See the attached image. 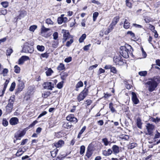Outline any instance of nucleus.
<instances>
[{
  "mask_svg": "<svg viewBox=\"0 0 160 160\" xmlns=\"http://www.w3.org/2000/svg\"><path fill=\"white\" fill-rule=\"evenodd\" d=\"M144 20L146 23H148L151 20V19L149 17H144Z\"/></svg>",
  "mask_w": 160,
  "mask_h": 160,
  "instance_id": "5fc2aeb1",
  "label": "nucleus"
},
{
  "mask_svg": "<svg viewBox=\"0 0 160 160\" xmlns=\"http://www.w3.org/2000/svg\"><path fill=\"white\" fill-rule=\"evenodd\" d=\"M64 82L63 81H62L59 82L57 85V87L58 89H61L63 86Z\"/></svg>",
  "mask_w": 160,
  "mask_h": 160,
  "instance_id": "58836bf2",
  "label": "nucleus"
},
{
  "mask_svg": "<svg viewBox=\"0 0 160 160\" xmlns=\"http://www.w3.org/2000/svg\"><path fill=\"white\" fill-rule=\"evenodd\" d=\"M72 59V57H69L65 58L64 60V61L66 62H69L71 61Z\"/></svg>",
  "mask_w": 160,
  "mask_h": 160,
  "instance_id": "69168bd1",
  "label": "nucleus"
},
{
  "mask_svg": "<svg viewBox=\"0 0 160 160\" xmlns=\"http://www.w3.org/2000/svg\"><path fill=\"white\" fill-rule=\"evenodd\" d=\"M112 153V151L111 149H108L107 150H104L102 151V154L105 156H108Z\"/></svg>",
  "mask_w": 160,
  "mask_h": 160,
  "instance_id": "f3484780",
  "label": "nucleus"
},
{
  "mask_svg": "<svg viewBox=\"0 0 160 160\" xmlns=\"http://www.w3.org/2000/svg\"><path fill=\"white\" fill-rule=\"evenodd\" d=\"M29 59V58L28 56H22L18 60V64L19 65L22 64L25 61L28 60Z\"/></svg>",
  "mask_w": 160,
  "mask_h": 160,
  "instance_id": "ddd939ff",
  "label": "nucleus"
},
{
  "mask_svg": "<svg viewBox=\"0 0 160 160\" xmlns=\"http://www.w3.org/2000/svg\"><path fill=\"white\" fill-rule=\"evenodd\" d=\"M102 141L105 146H107L109 144V142L107 138H105L102 139Z\"/></svg>",
  "mask_w": 160,
  "mask_h": 160,
  "instance_id": "c03bdc74",
  "label": "nucleus"
},
{
  "mask_svg": "<svg viewBox=\"0 0 160 160\" xmlns=\"http://www.w3.org/2000/svg\"><path fill=\"white\" fill-rule=\"evenodd\" d=\"M61 78L62 80H65L68 76V73L66 72H62L60 74Z\"/></svg>",
  "mask_w": 160,
  "mask_h": 160,
  "instance_id": "a878e982",
  "label": "nucleus"
},
{
  "mask_svg": "<svg viewBox=\"0 0 160 160\" xmlns=\"http://www.w3.org/2000/svg\"><path fill=\"white\" fill-rule=\"evenodd\" d=\"M45 86L44 88L45 89H47L52 90V88H54V84H52L51 82H46L44 83Z\"/></svg>",
  "mask_w": 160,
  "mask_h": 160,
  "instance_id": "f8f14e48",
  "label": "nucleus"
},
{
  "mask_svg": "<svg viewBox=\"0 0 160 160\" xmlns=\"http://www.w3.org/2000/svg\"><path fill=\"white\" fill-rule=\"evenodd\" d=\"M91 45V44H89L83 47V50L84 51H87V50H89V48L90 47Z\"/></svg>",
  "mask_w": 160,
  "mask_h": 160,
  "instance_id": "e2e57ef3",
  "label": "nucleus"
},
{
  "mask_svg": "<svg viewBox=\"0 0 160 160\" xmlns=\"http://www.w3.org/2000/svg\"><path fill=\"white\" fill-rule=\"evenodd\" d=\"M13 50L12 48H8L7 50L6 55L7 56H10Z\"/></svg>",
  "mask_w": 160,
  "mask_h": 160,
  "instance_id": "79ce46f5",
  "label": "nucleus"
},
{
  "mask_svg": "<svg viewBox=\"0 0 160 160\" xmlns=\"http://www.w3.org/2000/svg\"><path fill=\"white\" fill-rule=\"evenodd\" d=\"M112 152L115 154H117L119 152V147L116 145H113L112 148Z\"/></svg>",
  "mask_w": 160,
  "mask_h": 160,
  "instance_id": "dca6fc26",
  "label": "nucleus"
},
{
  "mask_svg": "<svg viewBox=\"0 0 160 160\" xmlns=\"http://www.w3.org/2000/svg\"><path fill=\"white\" fill-rule=\"evenodd\" d=\"M65 68L64 65L62 63H60L57 68V69L58 71L62 70Z\"/></svg>",
  "mask_w": 160,
  "mask_h": 160,
  "instance_id": "bb28decb",
  "label": "nucleus"
},
{
  "mask_svg": "<svg viewBox=\"0 0 160 160\" xmlns=\"http://www.w3.org/2000/svg\"><path fill=\"white\" fill-rule=\"evenodd\" d=\"M127 34H129L130 35L131 37V38L133 39H135V35L133 33L132 31H128L127 32Z\"/></svg>",
  "mask_w": 160,
  "mask_h": 160,
  "instance_id": "a18cd8bd",
  "label": "nucleus"
},
{
  "mask_svg": "<svg viewBox=\"0 0 160 160\" xmlns=\"http://www.w3.org/2000/svg\"><path fill=\"white\" fill-rule=\"evenodd\" d=\"M2 124L5 127L8 126V122L6 119H3L2 122Z\"/></svg>",
  "mask_w": 160,
  "mask_h": 160,
  "instance_id": "de8ad7c7",
  "label": "nucleus"
},
{
  "mask_svg": "<svg viewBox=\"0 0 160 160\" xmlns=\"http://www.w3.org/2000/svg\"><path fill=\"white\" fill-rule=\"evenodd\" d=\"M50 29L48 28H46L44 26H43L42 28V32H46L49 31Z\"/></svg>",
  "mask_w": 160,
  "mask_h": 160,
  "instance_id": "0e129e2a",
  "label": "nucleus"
},
{
  "mask_svg": "<svg viewBox=\"0 0 160 160\" xmlns=\"http://www.w3.org/2000/svg\"><path fill=\"white\" fill-rule=\"evenodd\" d=\"M22 51L26 53H32L34 51V48L29 43L26 42L23 45Z\"/></svg>",
  "mask_w": 160,
  "mask_h": 160,
  "instance_id": "7ed1b4c3",
  "label": "nucleus"
},
{
  "mask_svg": "<svg viewBox=\"0 0 160 160\" xmlns=\"http://www.w3.org/2000/svg\"><path fill=\"white\" fill-rule=\"evenodd\" d=\"M15 100V96L13 95L10 97L8 100V103L6 106V111L8 113L11 112L13 108V103Z\"/></svg>",
  "mask_w": 160,
  "mask_h": 160,
  "instance_id": "f03ea898",
  "label": "nucleus"
},
{
  "mask_svg": "<svg viewBox=\"0 0 160 160\" xmlns=\"http://www.w3.org/2000/svg\"><path fill=\"white\" fill-rule=\"evenodd\" d=\"M50 92H44L42 94V97L44 98H47L50 95Z\"/></svg>",
  "mask_w": 160,
  "mask_h": 160,
  "instance_id": "7c9ffc66",
  "label": "nucleus"
},
{
  "mask_svg": "<svg viewBox=\"0 0 160 160\" xmlns=\"http://www.w3.org/2000/svg\"><path fill=\"white\" fill-rule=\"evenodd\" d=\"M37 49L40 51L42 52L44 50V47L43 46L38 45L37 47Z\"/></svg>",
  "mask_w": 160,
  "mask_h": 160,
  "instance_id": "ea45409f",
  "label": "nucleus"
},
{
  "mask_svg": "<svg viewBox=\"0 0 160 160\" xmlns=\"http://www.w3.org/2000/svg\"><path fill=\"white\" fill-rule=\"evenodd\" d=\"M9 82V81L8 80H6L4 84V87L3 89V90L2 92V95H1L0 96H2L3 95L5 91L6 90V89L7 87V86H8V85Z\"/></svg>",
  "mask_w": 160,
  "mask_h": 160,
  "instance_id": "5701e85b",
  "label": "nucleus"
},
{
  "mask_svg": "<svg viewBox=\"0 0 160 160\" xmlns=\"http://www.w3.org/2000/svg\"><path fill=\"white\" fill-rule=\"evenodd\" d=\"M132 100L133 102L135 104H137L139 102V100L137 97L135 92H132Z\"/></svg>",
  "mask_w": 160,
  "mask_h": 160,
  "instance_id": "9b49d317",
  "label": "nucleus"
},
{
  "mask_svg": "<svg viewBox=\"0 0 160 160\" xmlns=\"http://www.w3.org/2000/svg\"><path fill=\"white\" fill-rule=\"evenodd\" d=\"M98 66V64H96L94 65H92V66H91L89 67V70H92L94 68H96Z\"/></svg>",
  "mask_w": 160,
  "mask_h": 160,
  "instance_id": "774afa93",
  "label": "nucleus"
},
{
  "mask_svg": "<svg viewBox=\"0 0 160 160\" xmlns=\"http://www.w3.org/2000/svg\"><path fill=\"white\" fill-rule=\"evenodd\" d=\"M1 4L5 8H7L8 6V2H2L1 3Z\"/></svg>",
  "mask_w": 160,
  "mask_h": 160,
  "instance_id": "09e8293b",
  "label": "nucleus"
},
{
  "mask_svg": "<svg viewBox=\"0 0 160 160\" xmlns=\"http://www.w3.org/2000/svg\"><path fill=\"white\" fill-rule=\"evenodd\" d=\"M119 19V17H115L113 18L111 24L115 26L118 21Z\"/></svg>",
  "mask_w": 160,
  "mask_h": 160,
  "instance_id": "412c9836",
  "label": "nucleus"
},
{
  "mask_svg": "<svg viewBox=\"0 0 160 160\" xmlns=\"http://www.w3.org/2000/svg\"><path fill=\"white\" fill-rule=\"evenodd\" d=\"M64 144V142L62 140H59L58 142L55 144V146L57 148H59L61 147L62 144Z\"/></svg>",
  "mask_w": 160,
  "mask_h": 160,
  "instance_id": "393cba45",
  "label": "nucleus"
},
{
  "mask_svg": "<svg viewBox=\"0 0 160 160\" xmlns=\"http://www.w3.org/2000/svg\"><path fill=\"white\" fill-rule=\"evenodd\" d=\"M58 40H56L53 41L52 43V46L54 48H56L58 47Z\"/></svg>",
  "mask_w": 160,
  "mask_h": 160,
  "instance_id": "e433bc0d",
  "label": "nucleus"
},
{
  "mask_svg": "<svg viewBox=\"0 0 160 160\" xmlns=\"http://www.w3.org/2000/svg\"><path fill=\"white\" fill-rule=\"evenodd\" d=\"M130 0H126V3L127 6L128 7L130 8H132V4L131 2H129Z\"/></svg>",
  "mask_w": 160,
  "mask_h": 160,
  "instance_id": "864d4df0",
  "label": "nucleus"
},
{
  "mask_svg": "<svg viewBox=\"0 0 160 160\" xmlns=\"http://www.w3.org/2000/svg\"><path fill=\"white\" fill-rule=\"evenodd\" d=\"M37 26L36 25H32L29 28V30L32 32H34V30L37 28Z\"/></svg>",
  "mask_w": 160,
  "mask_h": 160,
  "instance_id": "49530a36",
  "label": "nucleus"
},
{
  "mask_svg": "<svg viewBox=\"0 0 160 160\" xmlns=\"http://www.w3.org/2000/svg\"><path fill=\"white\" fill-rule=\"evenodd\" d=\"M147 74V72L146 71H140L138 72V74L141 76H145Z\"/></svg>",
  "mask_w": 160,
  "mask_h": 160,
  "instance_id": "4c0bfd02",
  "label": "nucleus"
},
{
  "mask_svg": "<svg viewBox=\"0 0 160 160\" xmlns=\"http://www.w3.org/2000/svg\"><path fill=\"white\" fill-rule=\"evenodd\" d=\"M155 126L152 124L148 123L146 125V128L147 130V133L146 135H149L151 136L153 135V131L154 130Z\"/></svg>",
  "mask_w": 160,
  "mask_h": 160,
  "instance_id": "0eeeda50",
  "label": "nucleus"
},
{
  "mask_svg": "<svg viewBox=\"0 0 160 160\" xmlns=\"http://www.w3.org/2000/svg\"><path fill=\"white\" fill-rule=\"evenodd\" d=\"M24 88V84L23 82H19L18 87V91L21 92Z\"/></svg>",
  "mask_w": 160,
  "mask_h": 160,
  "instance_id": "6ab92c4d",
  "label": "nucleus"
},
{
  "mask_svg": "<svg viewBox=\"0 0 160 160\" xmlns=\"http://www.w3.org/2000/svg\"><path fill=\"white\" fill-rule=\"evenodd\" d=\"M85 147L84 146L82 145L80 148V153L81 155H83L85 152Z\"/></svg>",
  "mask_w": 160,
  "mask_h": 160,
  "instance_id": "c85d7f7f",
  "label": "nucleus"
},
{
  "mask_svg": "<svg viewBox=\"0 0 160 160\" xmlns=\"http://www.w3.org/2000/svg\"><path fill=\"white\" fill-rule=\"evenodd\" d=\"M160 136V133L158 132L157 131H156V133L155 135V136L154 138V139H157L159 138Z\"/></svg>",
  "mask_w": 160,
  "mask_h": 160,
  "instance_id": "052dcab7",
  "label": "nucleus"
},
{
  "mask_svg": "<svg viewBox=\"0 0 160 160\" xmlns=\"http://www.w3.org/2000/svg\"><path fill=\"white\" fill-rule=\"evenodd\" d=\"M8 72V69L7 68H4L3 69L2 74H3V76H6Z\"/></svg>",
  "mask_w": 160,
  "mask_h": 160,
  "instance_id": "a19ab883",
  "label": "nucleus"
},
{
  "mask_svg": "<svg viewBox=\"0 0 160 160\" xmlns=\"http://www.w3.org/2000/svg\"><path fill=\"white\" fill-rule=\"evenodd\" d=\"M86 35L85 34H83L79 39V41L80 43L82 42L86 38Z\"/></svg>",
  "mask_w": 160,
  "mask_h": 160,
  "instance_id": "c756f323",
  "label": "nucleus"
},
{
  "mask_svg": "<svg viewBox=\"0 0 160 160\" xmlns=\"http://www.w3.org/2000/svg\"><path fill=\"white\" fill-rule=\"evenodd\" d=\"M47 113V112L44 111L42 112L41 113L39 116L38 117V118H41L44 115H46Z\"/></svg>",
  "mask_w": 160,
  "mask_h": 160,
  "instance_id": "338daca9",
  "label": "nucleus"
},
{
  "mask_svg": "<svg viewBox=\"0 0 160 160\" xmlns=\"http://www.w3.org/2000/svg\"><path fill=\"white\" fill-rule=\"evenodd\" d=\"M113 60L116 65H122L124 63L122 57L120 55L115 56L113 58Z\"/></svg>",
  "mask_w": 160,
  "mask_h": 160,
  "instance_id": "423d86ee",
  "label": "nucleus"
},
{
  "mask_svg": "<svg viewBox=\"0 0 160 160\" xmlns=\"http://www.w3.org/2000/svg\"><path fill=\"white\" fill-rule=\"evenodd\" d=\"M159 83V80L158 78H154L149 79L146 84L149 92H152L155 90Z\"/></svg>",
  "mask_w": 160,
  "mask_h": 160,
  "instance_id": "f257e3e1",
  "label": "nucleus"
},
{
  "mask_svg": "<svg viewBox=\"0 0 160 160\" xmlns=\"http://www.w3.org/2000/svg\"><path fill=\"white\" fill-rule=\"evenodd\" d=\"M18 122V119L16 117L11 118L9 121L10 123L12 125H14L17 124Z\"/></svg>",
  "mask_w": 160,
  "mask_h": 160,
  "instance_id": "4468645a",
  "label": "nucleus"
},
{
  "mask_svg": "<svg viewBox=\"0 0 160 160\" xmlns=\"http://www.w3.org/2000/svg\"><path fill=\"white\" fill-rule=\"evenodd\" d=\"M53 39L55 40L57 39L58 37V34L57 32H55L53 34Z\"/></svg>",
  "mask_w": 160,
  "mask_h": 160,
  "instance_id": "bf43d9fd",
  "label": "nucleus"
},
{
  "mask_svg": "<svg viewBox=\"0 0 160 160\" xmlns=\"http://www.w3.org/2000/svg\"><path fill=\"white\" fill-rule=\"evenodd\" d=\"M83 86V83L82 81L79 82L76 86V88H80L82 87Z\"/></svg>",
  "mask_w": 160,
  "mask_h": 160,
  "instance_id": "603ef678",
  "label": "nucleus"
},
{
  "mask_svg": "<svg viewBox=\"0 0 160 160\" xmlns=\"http://www.w3.org/2000/svg\"><path fill=\"white\" fill-rule=\"evenodd\" d=\"M41 56L43 58H47L49 56L48 53L47 52H45L41 54Z\"/></svg>",
  "mask_w": 160,
  "mask_h": 160,
  "instance_id": "680f3d73",
  "label": "nucleus"
},
{
  "mask_svg": "<svg viewBox=\"0 0 160 160\" xmlns=\"http://www.w3.org/2000/svg\"><path fill=\"white\" fill-rule=\"evenodd\" d=\"M137 144L135 143H132L128 145V148L130 149H132L136 147Z\"/></svg>",
  "mask_w": 160,
  "mask_h": 160,
  "instance_id": "3c124183",
  "label": "nucleus"
},
{
  "mask_svg": "<svg viewBox=\"0 0 160 160\" xmlns=\"http://www.w3.org/2000/svg\"><path fill=\"white\" fill-rule=\"evenodd\" d=\"M26 129L25 128L22 131H18L15 134V137L16 140H20V138L23 137L25 134Z\"/></svg>",
  "mask_w": 160,
  "mask_h": 160,
  "instance_id": "6e6552de",
  "label": "nucleus"
},
{
  "mask_svg": "<svg viewBox=\"0 0 160 160\" xmlns=\"http://www.w3.org/2000/svg\"><path fill=\"white\" fill-rule=\"evenodd\" d=\"M120 53L125 58L129 57V49L126 48L125 46H122L120 48Z\"/></svg>",
  "mask_w": 160,
  "mask_h": 160,
  "instance_id": "20e7f679",
  "label": "nucleus"
},
{
  "mask_svg": "<svg viewBox=\"0 0 160 160\" xmlns=\"http://www.w3.org/2000/svg\"><path fill=\"white\" fill-rule=\"evenodd\" d=\"M88 92V89L85 88L81 92L77 97V100L79 102L83 100L87 96Z\"/></svg>",
  "mask_w": 160,
  "mask_h": 160,
  "instance_id": "39448f33",
  "label": "nucleus"
},
{
  "mask_svg": "<svg viewBox=\"0 0 160 160\" xmlns=\"http://www.w3.org/2000/svg\"><path fill=\"white\" fill-rule=\"evenodd\" d=\"M62 126L64 128L68 129L71 128L72 125L70 122L67 121L63 122Z\"/></svg>",
  "mask_w": 160,
  "mask_h": 160,
  "instance_id": "2eb2a0df",
  "label": "nucleus"
},
{
  "mask_svg": "<svg viewBox=\"0 0 160 160\" xmlns=\"http://www.w3.org/2000/svg\"><path fill=\"white\" fill-rule=\"evenodd\" d=\"M130 27V23L128 22V20L127 19H125L124 22V28L125 29H128Z\"/></svg>",
  "mask_w": 160,
  "mask_h": 160,
  "instance_id": "b1692460",
  "label": "nucleus"
},
{
  "mask_svg": "<svg viewBox=\"0 0 160 160\" xmlns=\"http://www.w3.org/2000/svg\"><path fill=\"white\" fill-rule=\"evenodd\" d=\"M137 125L138 128L141 129L142 128V123L141 120L139 117H138L136 120Z\"/></svg>",
  "mask_w": 160,
  "mask_h": 160,
  "instance_id": "aec40b11",
  "label": "nucleus"
},
{
  "mask_svg": "<svg viewBox=\"0 0 160 160\" xmlns=\"http://www.w3.org/2000/svg\"><path fill=\"white\" fill-rule=\"evenodd\" d=\"M46 22L47 23L50 24H52L53 22L50 18H48L46 20Z\"/></svg>",
  "mask_w": 160,
  "mask_h": 160,
  "instance_id": "13d9d810",
  "label": "nucleus"
},
{
  "mask_svg": "<svg viewBox=\"0 0 160 160\" xmlns=\"http://www.w3.org/2000/svg\"><path fill=\"white\" fill-rule=\"evenodd\" d=\"M63 38L62 42H66L67 40L69 39L70 38V35L69 32L66 30H63Z\"/></svg>",
  "mask_w": 160,
  "mask_h": 160,
  "instance_id": "9d476101",
  "label": "nucleus"
},
{
  "mask_svg": "<svg viewBox=\"0 0 160 160\" xmlns=\"http://www.w3.org/2000/svg\"><path fill=\"white\" fill-rule=\"evenodd\" d=\"M111 72L114 73H116L117 72V70L116 68L112 66L110 68Z\"/></svg>",
  "mask_w": 160,
  "mask_h": 160,
  "instance_id": "6e6d98bb",
  "label": "nucleus"
},
{
  "mask_svg": "<svg viewBox=\"0 0 160 160\" xmlns=\"http://www.w3.org/2000/svg\"><path fill=\"white\" fill-rule=\"evenodd\" d=\"M64 15H61V17H59L58 18V24H61L63 22V17L62 16H63Z\"/></svg>",
  "mask_w": 160,
  "mask_h": 160,
  "instance_id": "2f4dec72",
  "label": "nucleus"
},
{
  "mask_svg": "<svg viewBox=\"0 0 160 160\" xmlns=\"http://www.w3.org/2000/svg\"><path fill=\"white\" fill-rule=\"evenodd\" d=\"M98 14L99 13L98 12H95L93 13V20L94 22L96 21Z\"/></svg>",
  "mask_w": 160,
  "mask_h": 160,
  "instance_id": "f704fd0d",
  "label": "nucleus"
},
{
  "mask_svg": "<svg viewBox=\"0 0 160 160\" xmlns=\"http://www.w3.org/2000/svg\"><path fill=\"white\" fill-rule=\"evenodd\" d=\"M46 71L45 73L47 76H50L53 73V71L51 68H48L47 67L45 68Z\"/></svg>",
  "mask_w": 160,
  "mask_h": 160,
  "instance_id": "a211bd4d",
  "label": "nucleus"
},
{
  "mask_svg": "<svg viewBox=\"0 0 160 160\" xmlns=\"http://www.w3.org/2000/svg\"><path fill=\"white\" fill-rule=\"evenodd\" d=\"M67 121L69 122H73L75 123L78 122V120L76 118L74 117L73 114H70L68 115L66 118Z\"/></svg>",
  "mask_w": 160,
  "mask_h": 160,
  "instance_id": "1a4fd4ad",
  "label": "nucleus"
},
{
  "mask_svg": "<svg viewBox=\"0 0 160 160\" xmlns=\"http://www.w3.org/2000/svg\"><path fill=\"white\" fill-rule=\"evenodd\" d=\"M15 83L14 82H13L10 86V87L9 88V90L10 91H12L14 90L15 87Z\"/></svg>",
  "mask_w": 160,
  "mask_h": 160,
  "instance_id": "37998d69",
  "label": "nucleus"
},
{
  "mask_svg": "<svg viewBox=\"0 0 160 160\" xmlns=\"http://www.w3.org/2000/svg\"><path fill=\"white\" fill-rule=\"evenodd\" d=\"M73 42V40L72 39H70L69 41H68L66 44V46L67 47H69L70 46L71 44Z\"/></svg>",
  "mask_w": 160,
  "mask_h": 160,
  "instance_id": "4d7b16f0",
  "label": "nucleus"
},
{
  "mask_svg": "<svg viewBox=\"0 0 160 160\" xmlns=\"http://www.w3.org/2000/svg\"><path fill=\"white\" fill-rule=\"evenodd\" d=\"M58 150L57 149H55L51 151V156L53 157H55L58 152Z\"/></svg>",
  "mask_w": 160,
  "mask_h": 160,
  "instance_id": "cd10ccee",
  "label": "nucleus"
},
{
  "mask_svg": "<svg viewBox=\"0 0 160 160\" xmlns=\"http://www.w3.org/2000/svg\"><path fill=\"white\" fill-rule=\"evenodd\" d=\"M93 147L92 145L91 144H90L89 145L88 147L87 150L93 152Z\"/></svg>",
  "mask_w": 160,
  "mask_h": 160,
  "instance_id": "8fccbe9b",
  "label": "nucleus"
},
{
  "mask_svg": "<svg viewBox=\"0 0 160 160\" xmlns=\"http://www.w3.org/2000/svg\"><path fill=\"white\" fill-rule=\"evenodd\" d=\"M24 152V151H22V149H19L16 153V155L17 156L19 157Z\"/></svg>",
  "mask_w": 160,
  "mask_h": 160,
  "instance_id": "473e14b6",
  "label": "nucleus"
},
{
  "mask_svg": "<svg viewBox=\"0 0 160 160\" xmlns=\"http://www.w3.org/2000/svg\"><path fill=\"white\" fill-rule=\"evenodd\" d=\"M14 72L17 73H19L20 72V69L19 67L16 65L14 66Z\"/></svg>",
  "mask_w": 160,
  "mask_h": 160,
  "instance_id": "72a5a7b5",
  "label": "nucleus"
},
{
  "mask_svg": "<svg viewBox=\"0 0 160 160\" xmlns=\"http://www.w3.org/2000/svg\"><path fill=\"white\" fill-rule=\"evenodd\" d=\"M109 108L112 113L114 112L116 110L113 106V103L110 102L109 104Z\"/></svg>",
  "mask_w": 160,
  "mask_h": 160,
  "instance_id": "c9c22d12",
  "label": "nucleus"
},
{
  "mask_svg": "<svg viewBox=\"0 0 160 160\" xmlns=\"http://www.w3.org/2000/svg\"><path fill=\"white\" fill-rule=\"evenodd\" d=\"M92 152L87 150L85 156V159H89L92 155Z\"/></svg>",
  "mask_w": 160,
  "mask_h": 160,
  "instance_id": "4be33fe9",
  "label": "nucleus"
}]
</instances>
